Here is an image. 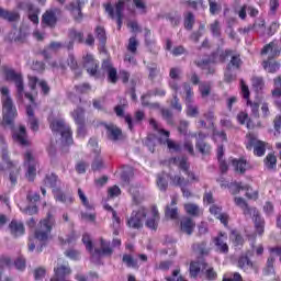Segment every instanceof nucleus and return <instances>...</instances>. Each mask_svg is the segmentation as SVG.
<instances>
[{"instance_id":"22","label":"nucleus","mask_w":281,"mask_h":281,"mask_svg":"<svg viewBox=\"0 0 281 281\" xmlns=\"http://www.w3.org/2000/svg\"><path fill=\"white\" fill-rule=\"evenodd\" d=\"M169 87L172 89V91H176V93H179V81L181 80V68H171L169 70Z\"/></svg>"},{"instance_id":"40","label":"nucleus","mask_w":281,"mask_h":281,"mask_svg":"<svg viewBox=\"0 0 281 281\" xmlns=\"http://www.w3.org/2000/svg\"><path fill=\"white\" fill-rule=\"evenodd\" d=\"M184 212L189 214V216H201V207L194 203H187L184 204Z\"/></svg>"},{"instance_id":"50","label":"nucleus","mask_w":281,"mask_h":281,"mask_svg":"<svg viewBox=\"0 0 281 281\" xmlns=\"http://www.w3.org/2000/svg\"><path fill=\"white\" fill-rule=\"evenodd\" d=\"M274 89L271 91L272 98H281V77H277L273 80Z\"/></svg>"},{"instance_id":"63","label":"nucleus","mask_w":281,"mask_h":281,"mask_svg":"<svg viewBox=\"0 0 281 281\" xmlns=\"http://www.w3.org/2000/svg\"><path fill=\"white\" fill-rule=\"evenodd\" d=\"M83 36L85 35L82 34V32H78L74 29L69 31V38H72V41H77V43H82Z\"/></svg>"},{"instance_id":"17","label":"nucleus","mask_w":281,"mask_h":281,"mask_svg":"<svg viewBox=\"0 0 281 281\" xmlns=\"http://www.w3.org/2000/svg\"><path fill=\"white\" fill-rule=\"evenodd\" d=\"M237 267L246 273H249L250 271H255V273H258V265L251 261L247 255L239 257L237 261Z\"/></svg>"},{"instance_id":"21","label":"nucleus","mask_w":281,"mask_h":281,"mask_svg":"<svg viewBox=\"0 0 281 281\" xmlns=\"http://www.w3.org/2000/svg\"><path fill=\"white\" fill-rule=\"evenodd\" d=\"M213 243L220 254H229L227 234L220 233L216 237L213 238Z\"/></svg>"},{"instance_id":"64","label":"nucleus","mask_w":281,"mask_h":281,"mask_svg":"<svg viewBox=\"0 0 281 281\" xmlns=\"http://www.w3.org/2000/svg\"><path fill=\"white\" fill-rule=\"evenodd\" d=\"M133 3L140 14H146V0H133Z\"/></svg>"},{"instance_id":"39","label":"nucleus","mask_w":281,"mask_h":281,"mask_svg":"<svg viewBox=\"0 0 281 281\" xmlns=\"http://www.w3.org/2000/svg\"><path fill=\"white\" fill-rule=\"evenodd\" d=\"M263 164L267 170H276L278 168V157L273 154H268L263 159Z\"/></svg>"},{"instance_id":"41","label":"nucleus","mask_w":281,"mask_h":281,"mask_svg":"<svg viewBox=\"0 0 281 281\" xmlns=\"http://www.w3.org/2000/svg\"><path fill=\"white\" fill-rule=\"evenodd\" d=\"M181 4L189 10H199V8H203V0H182Z\"/></svg>"},{"instance_id":"61","label":"nucleus","mask_w":281,"mask_h":281,"mask_svg":"<svg viewBox=\"0 0 281 281\" xmlns=\"http://www.w3.org/2000/svg\"><path fill=\"white\" fill-rule=\"evenodd\" d=\"M195 147L202 155H207L210 153V145L205 144L203 140H198Z\"/></svg>"},{"instance_id":"5","label":"nucleus","mask_w":281,"mask_h":281,"mask_svg":"<svg viewBox=\"0 0 281 281\" xmlns=\"http://www.w3.org/2000/svg\"><path fill=\"white\" fill-rule=\"evenodd\" d=\"M149 125L160 134L162 137L158 138L161 146H167L172 153H181V145L172 139H170V132L166 131L155 119H150Z\"/></svg>"},{"instance_id":"34","label":"nucleus","mask_w":281,"mask_h":281,"mask_svg":"<svg viewBox=\"0 0 281 281\" xmlns=\"http://www.w3.org/2000/svg\"><path fill=\"white\" fill-rule=\"evenodd\" d=\"M26 115L29 117V126L31 131H38V120L36 119V116H34V110L32 109V105L26 106Z\"/></svg>"},{"instance_id":"42","label":"nucleus","mask_w":281,"mask_h":281,"mask_svg":"<svg viewBox=\"0 0 281 281\" xmlns=\"http://www.w3.org/2000/svg\"><path fill=\"white\" fill-rule=\"evenodd\" d=\"M199 91L202 98H207L210 93H212V82L210 81L201 82L199 86Z\"/></svg>"},{"instance_id":"13","label":"nucleus","mask_w":281,"mask_h":281,"mask_svg":"<svg viewBox=\"0 0 281 281\" xmlns=\"http://www.w3.org/2000/svg\"><path fill=\"white\" fill-rule=\"evenodd\" d=\"M24 166L27 168L26 178L29 181H34V178L36 177V166H38V162L32 151H26L24 154Z\"/></svg>"},{"instance_id":"25","label":"nucleus","mask_w":281,"mask_h":281,"mask_svg":"<svg viewBox=\"0 0 281 281\" xmlns=\"http://www.w3.org/2000/svg\"><path fill=\"white\" fill-rule=\"evenodd\" d=\"M10 234L14 236V238H19V236H23L25 234V225L21 221L13 220L9 224Z\"/></svg>"},{"instance_id":"52","label":"nucleus","mask_w":281,"mask_h":281,"mask_svg":"<svg viewBox=\"0 0 281 281\" xmlns=\"http://www.w3.org/2000/svg\"><path fill=\"white\" fill-rule=\"evenodd\" d=\"M276 262V258L273 256H270L267 260L266 268L263 269L266 276H271V273H274L273 265Z\"/></svg>"},{"instance_id":"27","label":"nucleus","mask_w":281,"mask_h":281,"mask_svg":"<svg viewBox=\"0 0 281 281\" xmlns=\"http://www.w3.org/2000/svg\"><path fill=\"white\" fill-rule=\"evenodd\" d=\"M102 69L108 75L109 82L115 85V82H117V69H115L110 61H103Z\"/></svg>"},{"instance_id":"62","label":"nucleus","mask_w":281,"mask_h":281,"mask_svg":"<svg viewBox=\"0 0 281 281\" xmlns=\"http://www.w3.org/2000/svg\"><path fill=\"white\" fill-rule=\"evenodd\" d=\"M229 67H235V69H240L243 65V59H240V55H232Z\"/></svg>"},{"instance_id":"36","label":"nucleus","mask_w":281,"mask_h":281,"mask_svg":"<svg viewBox=\"0 0 281 281\" xmlns=\"http://www.w3.org/2000/svg\"><path fill=\"white\" fill-rule=\"evenodd\" d=\"M171 186H176L177 188H188L190 186V180L186 179L181 175H176L170 177Z\"/></svg>"},{"instance_id":"33","label":"nucleus","mask_w":281,"mask_h":281,"mask_svg":"<svg viewBox=\"0 0 281 281\" xmlns=\"http://www.w3.org/2000/svg\"><path fill=\"white\" fill-rule=\"evenodd\" d=\"M234 54V50L226 49V50H217L212 55L213 63H225L229 56Z\"/></svg>"},{"instance_id":"55","label":"nucleus","mask_w":281,"mask_h":281,"mask_svg":"<svg viewBox=\"0 0 281 281\" xmlns=\"http://www.w3.org/2000/svg\"><path fill=\"white\" fill-rule=\"evenodd\" d=\"M236 80V74L232 70V67L227 65L226 70L224 72V81L226 82H234Z\"/></svg>"},{"instance_id":"49","label":"nucleus","mask_w":281,"mask_h":281,"mask_svg":"<svg viewBox=\"0 0 281 281\" xmlns=\"http://www.w3.org/2000/svg\"><path fill=\"white\" fill-rule=\"evenodd\" d=\"M95 36L101 45H104V43H106V31L104 30V27L97 26Z\"/></svg>"},{"instance_id":"32","label":"nucleus","mask_w":281,"mask_h":281,"mask_svg":"<svg viewBox=\"0 0 281 281\" xmlns=\"http://www.w3.org/2000/svg\"><path fill=\"white\" fill-rule=\"evenodd\" d=\"M0 19H4V21L14 22L21 19V14L16 11H8L0 7Z\"/></svg>"},{"instance_id":"1","label":"nucleus","mask_w":281,"mask_h":281,"mask_svg":"<svg viewBox=\"0 0 281 281\" xmlns=\"http://www.w3.org/2000/svg\"><path fill=\"white\" fill-rule=\"evenodd\" d=\"M0 92L2 94L1 126H4V128L10 126V128H12V125L14 124V117H16V108L12 102V98H10V89H8V87H2Z\"/></svg>"},{"instance_id":"6","label":"nucleus","mask_w":281,"mask_h":281,"mask_svg":"<svg viewBox=\"0 0 281 281\" xmlns=\"http://www.w3.org/2000/svg\"><path fill=\"white\" fill-rule=\"evenodd\" d=\"M0 144H2V160L7 164L8 170H10V181L14 186L16 183V179H19V173L21 172V167L18 161L10 160L8 156V149H5V139L3 136H0Z\"/></svg>"},{"instance_id":"51","label":"nucleus","mask_w":281,"mask_h":281,"mask_svg":"<svg viewBox=\"0 0 281 281\" xmlns=\"http://www.w3.org/2000/svg\"><path fill=\"white\" fill-rule=\"evenodd\" d=\"M251 83L256 91H262V89L265 88V80L262 79V77H252Z\"/></svg>"},{"instance_id":"4","label":"nucleus","mask_w":281,"mask_h":281,"mask_svg":"<svg viewBox=\"0 0 281 281\" xmlns=\"http://www.w3.org/2000/svg\"><path fill=\"white\" fill-rule=\"evenodd\" d=\"M2 74L5 80L12 81L15 83L16 91H18V94H16L18 100H23V95H24L27 100H30V102H34V97H32V94L29 92L26 93L24 92L23 76H21V74H18L16 71H14V69L8 66L2 67Z\"/></svg>"},{"instance_id":"12","label":"nucleus","mask_w":281,"mask_h":281,"mask_svg":"<svg viewBox=\"0 0 281 281\" xmlns=\"http://www.w3.org/2000/svg\"><path fill=\"white\" fill-rule=\"evenodd\" d=\"M146 218V209L144 206L138 207L137 211H133L131 218L127 221L128 227L133 229H139L144 226V220Z\"/></svg>"},{"instance_id":"28","label":"nucleus","mask_w":281,"mask_h":281,"mask_svg":"<svg viewBox=\"0 0 281 281\" xmlns=\"http://www.w3.org/2000/svg\"><path fill=\"white\" fill-rule=\"evenodd\" d=\"M159 211L157 206H151L150 209V217L147 218L146 226L149 229H157V225H159Z\"/></svg>"},{"instance_id":"9","label":"nucleus","mask_w":281,"mask_h":281,"mask_svg":"<svg viewBox=\"0 0 281 281\" xmlns=\"http://www.w3.org/2000/svg\"><path fill=\"white\" fill-rule=\"evenodd\" d=\"M50 128L55 133H60L61 137L66 139V144H71L74 142V138H71V127H69L63 119L50 121Z\"/></svg>"},{"instance_id":"38","label":"nucleus","mask_w":281,"mask_h":281,"mask_svg":"<svg viewBox=\"0 0 281 281\" xmlns=\"http://www.w3.org/2000/svg\"><path fill=\"white\" fill-rule=\"evenodd\" d=\"M262 67L266 71H268V74H276V71L280 69V64H278V61L274 59H267L263 60Z\"/></svg>"},{"instance_id":"37","label":"nucleus","mask_w":281,"mask_h":281,"mask_svg":"<svg viewBox=\"0 0 281 281\" xmlns=\"http://www.w3.org/2000/svg\"><path fill=\"white\" fill-rule=\"evenodd\" d=\"M232 166L235 172H239V175L247 172V160L245 159H232Z\"/></svg>"},{"instance_id":"30","label":"nucleus","mask_w":281,"mask_h":281,"mask_svg":"<svg viewBox=\"0 0 281 281\" xmlns=\"http://www.w3.org/2000/svg\"><path fill=\"white\" fill-rule=\"evenodd\" d=\"M207 269V262L205 260L192 261L190 265V274L192 278H196L201 271Z\"/></svg>"},{"instance_id":"7","label":"nucleus","mask_w":281,"mask_h":281,"mask_svg":"<svg viewBox=\"0 0 281 281\" xmlns=\"http://www.w3.org/2000/svg\"><path fill=\"white\" fill-rule=\"evenodd\" d=\"M183 90V100L187 104V115L189 117H196L199 115V106L192 105V102H194V91H192V86L190 83H183L182 85Z\"/></svg>"},{"instance_id":"23","label":"nucleus","mask_w":281,"mask_h":281,"mask_svg":"<svg viewBox=\"0 0 281 281\" xmlns=\"http://www.w3.org/2000/svg\"><path fill=\"white\" fill-rule=\"evenodd\" d=\"M13 139L20 146H30V139L27 138V132L25 126L21 125L18 130L13 132Z\"/></svg>"},{"instance_id":"54","label":"nucleus","mask_w":281,"mask_h":281,"mask_svg":"<svg viewBox=\"0 0 281 281\" xmlns=\"http://www.w3.org/2000/svg\"><path fill=\"white\" fill-rule=\"evenodd\" d=\"M57 181H58V176L54 173L47 175L46 178L44 179V183L47 188H54Z\"/></svg>"},{"instance_id":"26","label":"nucleus","mask_w":281,"mask_h":281,"mask_svg":"<svg viewBox=\"0 0 281 281\" xmlns=\"http://www.w3.org/2000/svg\"><path fill=\"white\" fill-rule=\"evenodd\" d=\"M194 227H196V223H194V220L191 217L184 216L180 220V229L184 234H188V236H191L194 232Z\"/></svg>"},{"instance_id":"24","label":"nucleus","mask_w":281,"mask_h":281,"mask_svg":"<svg viewBox=\"0 0 281 281\" xmlns=\"http://www.w3.org/2000/svg\"><path fill=\"white\" fill-rule=\"evenodd\" d=\"M76 124H78V134L85 135V110L82 108H77L72 113Z\"/></svg>"},{"instance_id":"43","label":"nucleus","mask_w":281,"mask_h":281,"mask_svg":"<svg viewBox=\"0 0 281 281\" xmlns=\"http://www.w3.org/2000/svg\"><path fill=\"white\" fill-rule=\"evenodd\" d=\"M123 262L128 268L139 269V263H137V259L133 258V255H128V254L123 255Z\"/></svg>"},{"instance_id":"57","label":"nucleus","mask_w":281,"mask_h":281,"mask_svg":"<svg viewBox=\"0 0 281 281\" xmlns=\"http://www.w3.org/2000/svg\"><path fill=\"white\" fill-rule=\"evenodd\" d=\"M138 45H139V42L137 41V38L131 37L128 40L127 52H131V54H137Z\"/></svg>"},{"instance_id":"44","label":"nucleus","mask_w":281,"mask_h":281,"mask_svg":"<svg viewBox=\"0 0 281 281\" xmlns=\"http://www.w3.org/2000/svg\"><path fill=\"white\" fill-rule=\"evenodd\" d=\"M209 30L213 36H215L216 38H221V22L218 20H215L213 23H211L209 25Z\"/></svg>"},{"instance_id":"3","label":"nucleus","mask_w":281,"mask_h":281,"mask_svg":"<svg viewBox=\"0 0 281 281\" xmlns=\"http://www.w3.org/2000/svg\"><path fill=\"white\" fill-rule=\"evenodd\" d=\"M56 227V218L52 213H47L46 217L42 218L35 229L34 236L40 243H47L52 238V229Z\"/></svg>"},{"instance_id":"35","label":"nucleus","mask_w":281,"mask_h":281,"mask_svg":"<svg viewBox=\"0 0 281 281\" xmlns=\"http://www.w3.org/2000/svg\"><path fill=\"white\" fill-rule=\"evenodd\" d=\"M170 164L178 166L179 169L183 170V172H186V173H188L190 171V162H188V158H186V157L172 158L170 160Z\"/></svg>"},{"instance_id":"2","label":"nucleus","mask_w":281,"mask_h":281,"mask_svg":"<svg viewBox=\"0 0 281 281\" xmlns=\"http://www.w3.org/2000/svg\"><path fill=\"white\" fill-rule=\"evenodd\" d=\"M234 203L237 207H240L244 216H254L256 232L259 236H262L265 234V218H261L258 209L249 206L247 201L241 196H235Z\"/></svg>"},{"instance_id":"8","label":"nucleus","mask_w":281,"mask_h":281,"mask_svg":"<svg viewBox=\"0 0 281 281\" xmlns=\"http://www.w3.org/2000/svg\"><path fill=\"white\" fill-rule=\"evenodd\" d=\"M246 148L251 150L254 148V155L256 157H265L267 153V143L258 139L254 134H247Z\"/></svg>"},{"instance_id":"59","label":"nucleus","mask_w":281,"mask_h":281,"mask_svg":"<svg viewBox=\"0 0 281 281\" xmlns=\"http://www.w3.org/2000/svg\"><path fill=\"white\" fill-rule=\"evenodd\" d=\"M82 243L86 246V249L92 255L93 254V241L91 240V236H89V234H85L82 236Z\"/></svg>"},{"instance_id":"47","label":"nucleus","mask_w":281,"mask_h":281,"mask_svg":"<svg viewBox=\"0 0 281 281\" xmlns=\"http://www.w3.org/2000/svg\"><path fill=\"white\" fill-rule=\"evenodd\" d=\"M112 218H113L112 227L114 229L113 235L117 236L120 234V227L122 225V220L120 218V216H117V212H113Z\"/></svg>"},{"instance_id":"15","label":"nucleus","mask_w":281,"mask_h":281,"mask_svg":"<svg viewBox=\"0 0 281 281\" xmlns=\"http://www.w3.org/2000/svg\"><path fill=\"white\" fill-rule=\"evenodd\" d=\"M100 248H95L94 251L92 250L91 258L92 260H100L102 256H112L113 248H111V244L103 238H100Z\"/></svg>"},{"instance_id":"58","label":"nucleus","mask_w":281,"mask_h":281,"mask_svg":"<svg viewBox=\"0 0 281 281\" xmlns=\"http://www.w3.org/2000/svg\"><path fill=\"white\" fill-rule=\"evenodd\" d=\"M78 196H79L82 205H85V207H87V210H93V205L91 203H89V200L87 199V195H85V192L82 191V189H78Z\"/></svg>"},{"instance_id":"53","label":"nucleus","mask_w":281,"mask_h":281,"mask_svg":"<svg viewBox=\"0 0 281 281\" xmlns=\"http://www.w3.org/2000/svg\"><path fill=\"white\" fill-rule=\"evenodd\" d=\"M165 215L167 216V218L177 221V218H179V209H177V207L170 209V206H167L166 211H165Z\"/></svg>"},{"instance_id":"20","label":"nucleus","mask_w":281,"mask_h":281,"mask_svg":"<svg viewBox=\"0 0 281 281\" xmlns=\"http://www.w3.org/2000/svg\"><path fill=\"white\" fill-rule=\"evenodd\" d=\"M281 48L277 42H271L263 46L261 49V56H268V59L278 58L280 56Z\"/></svg>"},{"instance_id":"60","label":"nucleus","mask_w":281,"mask_h":281,"mask_svg":"<svg viewBox=\"0 0 281 281\" xmlns=\"http://www.w3.org/2000/svg\"><path fill=\"white\" fill-rule=\"evenodd\" d=\"M91 168L94 172L98 170H102V168H104V160H102V157L97 156L92 161Z\"/></svg>"},{"instance_id":"19","label":"nucleus","mask_w":281,"mask_h":281,"mask_svg":"<svg viewBox=\"0 0 281 281\" xmlns=\"http://www.w3.org/2000/svg\"><path fill=\"white\" fill-rule=\"evenodd\" d=\"M54 273L50 281H67V276H71V268L68 265H60L54 268Z\"/></svg>"},{"instance_id":"10","label":"nucleus","mask_w":281,"mask_h":281,"mask_svg":"<svg viewBox=\"0 0 281 281\" xmlns=\"http://www.w3.org/2000/svg\"><path fill=\"white\" fill-rule=\"evenodd\" d=\"M125 1L126 0H119L115 7H113L111 3L104 5L109 16L116 19L119 29L122 27V19H124V14L122 12H124Z\"/></svg>"},{"instance_id":"31","label":"nucleus","mask_w":281,"mask_h":281,"mask_svg":"<svg viewBox=\"0 0 281 281\" xmlns=\"http://www.w3.org/2000/svg\"><path fill=\"white\" fill-rule=\"evenodd\" d=\"M26 10L29 12V20L34 23V25H38V14H41V9L32 3H26Z\"/></svg>"},{"instance_id":"45","label":"nucleus","mask_w":281,"mask_h":281,"mask_svg":"<svg viewBox=\"0 0 281 281\" xmlns=\"http://www.w3.org/2000/svg\"><path fill=\"white\" fill-rule=\"evenodd\" d=\"M194 251H198V254H201V256H207L210 254V250L207 249V243L201 241L193 245Z\"/></svg>"},{"instance_id":"48","label":"nucleus","mask_w":281,"mask_h":281,"mask_svg":"<svg viewBox=\"0 0 281 281\" xmlns=\"http://www.w3.org/2000/svg\"><path fill=\"white\" fill-rule=\"evenodd\" d=\"M244 191L246 192L245 196H247L251 201H258V191L254 190L249 184H245Z\"/></svg>"},{"instance_id":"18","label":"nucleus","mask_w":281,"mask_h":281,"mask_svg":"<svg viewBox=\"0 0 281 281\" xmlns=\"http://www.w3.org/2000/svg\"><path fill=\"white\" fill-rule=\"evenodd\" d=\"M240 87H241V95L244 100H247V106H250L251 113L254 117H258V111L260 109V105L258 103H254L249 100V87L245 85V81H240Z\"/></svg>"},{"instance_id":"29","label":"nucleus","mask_w":281,"mask_h":281,"mask_svg":"<svg viewBox=\"0 0 281 281\" xmlns=\"http://www.w3.org/2000/svg\"><path fill=\"white\" fill-rule=\"evenodd\" d=\"M105 128L109 139H111L112 142H117L119 139H122V130H120L117 126L113 124H105Z\"/></svg>"},{"instance_id":"46","label":"nucleus","mask_w":281,"mask_h":281,"mask_svg":"<svg viewBox=\"0 0 281 281\" xmlns=\"http://www.w3.org/2000/svg\"><path fill=\"white\" fill-rule=\"evenodd\" d=\"M194 13L188 11L187 13H184V27L186 30H192V27H194Z\"/></svg>"},{"instance_id":"14","label":"nucleus","mask_w":281,"mask_h":281,"mask_svg":"<svg viewBox=\"0 0 281 281\" xmlns=\"http://www.w3.org/2000/svg\"><path fill=\"white\" fill-rule=\"evenodd\" d=\"M59 12H60V9L58 8L46 10L42 15L43 27H56V23H58Z\"/></svg>"},{"instance_id":"11","label":"nucleus","mask_w":281,"mask_h":281,"mask_svg":"<svg viewBox=\"0 0 281 281\" xmlns=\"http://www.w3.org/2000/svg\"><path fill=\"white\" fill-rule=\"evenodd\" d=\"M87 0H71L67 5L66 10H69L71 16L77 23H80L83 19L82 8H85Z\"/></svg>"},{"instance_id":"16","label":"nucleus","mask_w":281,"mask_h":281,"mask_svg":"<svg viewBox=\"0 0 281 281\" xmlns=\"http://www.w3.org/2000/svg\"><path fill=\"white\" fill-rule=\"evenodd\" d=\"M82 65H83L85 69H87L88 74H90V76L98 75V69H99L100 65L93 58V55H91V54L83 55Z\"/></svg>"},{"instance_id":"56","label":"nucleus","mask_w":281,"mask_h":281,"mask_svg":"<svg viewBox=\"0 0 281 281\" xmlns=\"http://www.w3.org/2000/svg\"><path fill=\"white\" fill-rule=\"evenodd\" d=\"M245 184H243L241 182H233L229 186V192L231 194H240V190H245Z\"/></svg>"}]
</instances>
